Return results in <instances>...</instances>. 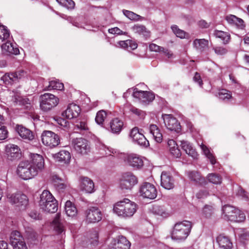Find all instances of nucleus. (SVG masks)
Segmentation results:
<instances>
[{
    "mask_svg": "<svg viewBox=\"0 0 249 249\" xmlns=\"http://www.w3.org/2000/svg\"><path fill=\"white\" fill-rule=\"evenodd\" d=\"M29 158L30 165L38 174L44 168L45 161L43 156L37 153H30Z\"/></svg>",
    "mask_w": 249,
    "mask_h": 249,
    "instance_id": "nucleus-11",
    "label": "nucleus"
},
{
    "mask_svg": "<svg viewBox=\"0 0 249 249\" xmlns=\"http://www.w3.org/2000/svg\"><path fill=\"white\" fill-rule=\"evenodd\" d=\"M213 212V208L211 206H206L203 209V213L206 217H209Z\"/></svg>",
    "mask_w": 249,
    "mask_h": 249,
    "instance_id": "nucleus-59",
    "label": "nucleus"
},
{
    "mask_svg": "<svg viewBox=\"0 0 249 249\" xmlns=\"http://www.w3.org/2000/svg\"><path fill=\"white\" fill-rule=\"evenodd\" d=\"M12 247L13 249H28L26 244L24 241L20 242Z\"/></svg>",
    "mask_w": 249,
    "mask_h": 249,
    "instance_id": "nucleus-62",
    "label": "nucleus"
},
{
    "mask_svg": "<svg viewBox=\"0 0 249 249\" xmlns=\"http://www.w3.org/2000/svg\"><path fill=\"white\" fill-rule=\"evenodd\" d=\"M168 149L172 156L176 158L181 156V152L178 145L173 140H169L167 142Z\"/></svg>",
    "mask_w": 249,
    "mask_h": 249,
    "instance_id": "nucleus-30",
    "label": "nucleus"
},
{
    "mask_svg": "<svg viewBox=\"0 0 249 249\" xmlns=\"http://www.w3.org/2000/svg\"><path fill=\"white\" fill-rule=\"evenodd\" d=\"M81 112L80 107L75 104H69L67 109L62 112V115L68 119H73L78 117Z\"/></svg>",
    "mask_w": 249,
    "mask_h": 249,
    "instance_id": "nucleus-19",
    "label": "nucleus"
},
{
    "mask_svg": "<svg viewBox=\"0 0 249 249\" xmlns=\"http://www.w3.org/2000/svg\"><path fill=\"white\" fill-rule=\"evenodd\" d=\"M7 198L10 203L16 204L17 206L21 209H24L28 204V199L27 196L23 194H12L8 195Z\"/></svg>",
    "mask_w": 249,
    "mask_h": 249,
    "instance_id": "nucleus-17",
    "label": "nucleus"
},
{
    "mask_svg": "<svg viewBox=\"0 0 249 249\" xmlns=\"http://www.w3.org/2000/svg\"><path fill=\"white\" fill-rule=\"evenodd\" d=\"M138 183L137 177L130 172L125 173L121 176L119 180V187L123 191L130 190Z\"/></svg>",
    "mask_w": 249,
    "mask_h": 249,
    "instance_id": "nucleus-6",
    "label": "nucleus"
},
{
    "mask_svg": "<svg viewBox=\"0 0 249 249\" xmlns=\"http://www.w3.org/2000/svg\"><path fill=\"white\" fill-rule=\"evenodd\" d=\"M6 42L1 45V49L3 53L18 54L19 53V50L14 47L10 41L8 39L5 40Z\"/></svg>",
    "mask_w": 249,
    "mask_h": 249,
    "instance_id": "nucleus-29",
    "label": "nucleus"
},
{
    "mask_svg": "<svg viewBox=\"0 0 249 249\" xmlns=\"http://www.w3.org/2000/svg\"><path fill=\"white\" fill-rule=\"evenodd\" d=\"M124 112L130 113L140 118H143L145 116V113L143 111L132 107L128 104H126L124 106Z\"/></svg>",
    "mask_w": 249,
    "mask_h": 249,
    "instance_id": "nucleus-32",
    "label": "nucleus"
},
{
    "mask_svg": "<svg viewBox=\"0 0 249 249\" xmlns=\"http://www.w3.org/2000/svg\"><path fill=\"white\" fill-rule=\"evenodd\" d=\"M59 5L68 10H72L75 7V3L72 0H56Z\"/></svg>",
    "mask_w": 249,
    "mask_h": 249,
    "instance_id": "nucleus-44",
    "label": "nucleus"
},
{
    "mask_svg": "<svg viewBox=\"0 0 249 249\" xmlns=\"http://www.w3.org/2000/svg\"><path fill=\"white\" fill-rule=\"evenodd\" d=\"M10 38V33L6 27L0 24V39L4 41Z\"/></svg>",
    "mask_w": 249,
    "mask_h": 249,
    "instance_id": "nucleus-45",
    "label": "nucleus"
},
{
    "mask_svg": "<svg viewBox=\"0 0 249 249\" xmlns=\"http://www.w3.org/2000/svg\"><path fill=\"white\" fill-rule=\"evenodd\" d=\"M213 36L216 38H220L224 44L228 43L231 39V36L229 33L222 31H214Z\"/></svg>",
    "mask_w": 249,
    "mask_h": 249,
    "instance_id": "nucleus-36",
    "label": "nucleus"
},
{
    "mask_svg": "<svg viewBox=\"0 0 249 249\" xmlns=\"http://www.w3.org/2000/svg\"><path fill=\"white\" fill-rule=\"evenodd\" d=\"M16 131L18 135L23 139L32 141L34 138V136L31 131L21 125L16 126Z\"/></svg>",
    "mask_w": 249,
    "mask_h": 249,
    "instance_id": "nucleus-28",
    "label": "nucleus"
},
{
    "mask_svg": "<svg viewBox=\"0 0 249 249\" xmlns=\"http://www.w3.org/2000/svg\"><path fill=\"white\" fill-rule=\"evenodd\" d=\"M162 118L166 128L170 131L179 133L181 131V126L177 120L172 115L164 114Z\"/></svg>",
    "mask_w": 249,
    "mask_h": 249,
    "instance_id": "nucleus-16",
    "label": "nucleus"
},
{
    "mask_svg": "<svg viewBox=\"0 0 249 249\" xmlns=\"http://www.w3.org/2000/svg\"><path fill=\"white\" fill-rule=\"evenodd\" d=\"M52 158L56 162L68 164L71 160V154L67 150H61L56 153L52 154Z\"/></svg>",
    "mask_w": 249,
    "mask_h": 249,
    "instance_id": "nucleus-21",
    "label": "nucleus"
},
{
    "mask_svg": "<svg viewBox=\"0 0 249 249\" xmlns=\"http://www.w3.org/2000/svg\"><path fill=\"white\" fill-rule=\"evenodd\" d=\"M171 29L175 35L180 38H184L188 36V35L183 30L179 29L176 25H173Z\"/></svg>",
    "mask_w": 249,
    "mask_h": 249,
    "instance_id": "nucleus-49",
    "label": "nucleus"
},
{
    "mask_svg": "<svg viewBox=\"0 0 249 249\" xmlns=\"http://www.w3.org/2000/svg\"><path fill=\"white\" fill-rule=\"evenodd\" d=\"M59 99L53 94L45 93L40 98V107L44 111H48L55 107L59 103Z\"/></svg>",
    "mask_w": 249,
    "mask_h": 249,
    "instance_id": "nucleus-8",
    "label": "nucleus"
},
{
    "mask_svg": "<svg viewBox=\"0 0 249 249\" xmlns=\"http://www.w3.org/2000/svg\"><path fill=\"white\" fill-rule=\"evenodd\" d=\"M40 208L44 212L53 213L57 210V204L55 199L44 203H39Z\"/></svg>",
    "mask_w": 249,
    "mask_h": 249,
    "instance_id": "nucleus-31",
    "label": "nucleus"
},
{
    "mask_svg": "<svg viewBox=\"0 0 249 249\" xmlns=\"http://www.w3.org/2000/svg\"><path fill=\"white\" fill-rule=\"evenodd\" d=\"M161 185L165 189L170 190L174 187V181L168 173L162 172L161 175Z\"/></svg>",
    "mask_w": 249,
    "mask_h": 249,
    "instance_id": "nucleus-24",
    "label": "nucleus"
},
{
    "mask_svg": "<svg viewBox=\"0 0 249 249\" xmlns=\"http://www.w3.org/2000/svg\"><path fill=\"white\" fill-rule=\"evenodd\" d=\"M86 221L89 223H95L100 221L102 218V213L100 210L92 207L86 212Z\"/></svg>",
    "mask_w": 249,
    "mask_h": 249,
    "instance_id": "nucleus-20",
    "label": "nucleus"
},
{
    "mask_svg": "<svg viewBox=\"0 0 249 249\" xmlns=\"http://www.w3.org/2000/svg\"><path fill=\"white\" fill-rule=\"evenodd\" d=\"M119 46L127 50H135L138 47L137 43L131 40H126L125 41H120L118 42Z\"/></svg>",
    "mask_w": 249,
    "mask_h": 249,
    "instance_id": "nucleus-38",
    "label": "nucleus"
},
{
    "mask_svg": "<svg viewBox=\"0 0 249 249\" xmlns=\"http://www.w3.org/2000/svg\"><path fill=\"white\" fill-rule=\"evenodd\" d=\"M200 147L203 154L210 160L211 163L212 164H215L216 160L211 150L203 143L200 145Z\"/></svg>",
    "mask_w": 249,
    "mask_h": 249,
    "instance_id": "nucleus-39",
    "label": "nucleus"
},
{
    "mask_svg": "<svg viewBox=\"0 0 249 249\" xmlns=\"http://www.w3.org/2000/svg\"><path fill=\"white\" fill-rule=\"evenodd\" d=\"M132 30L135 33L142 35L144 36H148L149 33L147 31L144 26L140 25H135L132 27Z\"/></svg>",
    "mask_w": 249,
    "mask_h": 249,
    "instance_id": "nucleus-41",
    "label": "nucleus"
},
{
    "mask_svg": "<svg viewBox=\"0 0 249 249\" xmlns=\"http://www.w3.org/2000/svg\"><path fill=\"white\" fill-rule=\"evenodd\" d=\"M107 117V113L104 110H101L97 112L95 117V122L98 124L101 125L104 124Z\"/></svg>",
    "mask_w": 249,
    "mask_h": 249,
    "instance_id": "nucleus-42",
    "label": "nucleus"
},
{
    "mask_svg": "<svg viewBox=\"0 0 249 249\" xmlns=\"http://www.w3.org/2000/svg\"><path fill=\"white\" fill-rule=\"evenodd\" d=\"M65 210L66 214L69 217H74L77 214V209L74 204L70 201H66Z\"/></svg>",
    "mask_w": 249,
    "mask_h": 249,
    "instance_id": "nucleus-35",
    "label": "nucleus"
},
{
    "mask_svg": "<svg viewBox=\"0 0 249 249\" xmlns=\"http://www.w3.org/2000/svg\"><path fill=\"white\" fill-rule=\"evenodd\" d=\"M55 120L58 124L64 127H67L69 124L68 121L61 118H57L56 119H55Z\"/></svg>",
    "mask_w": 249,
    "mask_h": 249,
    "instance_id": "nucleus-58",
    "label": "nucleus"
},
{
    "mask_svg": "<svg viewBox=\"0 0 249 249\" xmlns=\"http://www.w3.org/2000/svg\"><path fill=\"white\" fill-rule=\"evenodd\" d=\"M23 241H24V239L19 232L13 231L11 232L10 237V243L12 247L20 242Z\"/></svg>",
    "mask_w": 249,
    "mask_h": 249,
    "instance_id": "nucleus-37",
    "label": "nucleus"
},
{
    "mask_svg": "<svg viewBox=\"0 0 249 249\" xmlns=\"http://www.w3.org/2000/svg\"><path fill=\"white\" fill-rule=\"evenodd\" d=\"M216 241L220 249H231L232 248V243L227 236L220 234L216 237Z\"/></svg>",
    "mask_w": 249,
    "mask_h": 249,
    "instance_id": "nucleus-26",
    "label": "nucleus"
},
{
    "mask_svg": "<svg viewBox=\"0 0 249 249\" xmlns=\"http://www.w3.org/2000/svg\"><path fill=\"white\" fill-rule=\"evenodd\" d=\"M110 131L114 134H119L124 127L123 121L118 118H114L109 123Z\"/></svg>",
    "mask_w": 249,
    "mask_h": 249,
    "instance_id": "nucleus-25",
    "label": "nucleus"
},
{
    "mask_svg": "<svg viewBox=\"0 0 249 249\" xmlns=\"http://www.w3.org/2000/svg\"><path fill=\"white\" fill-rule=\"evenodd\" d=\"M131 93H132L134 98H138L144 103L152 102L155 98V95L152 92L141 90L138 88L128 89L126 92L124 93V97L126 98L128 95Z\"/></svg>",
    "mask_w": 249,
    "mask_h": 249,
    "instance_id": "nucleus-7",
    "label": "nucleus"
},
{
    "mask_svg": "<svg viewBox=\"0 0 249 249\" xmlns=\"http://www.w3.org/2000/svg\"><path fill=\"white\" fill-rule=\"evenodd\" d=\"M78 188L81 191L87 194H91L95 191L93 181L87 177L80 178Z\"/></svg>",
    "mask_w": 249,
    "mask_h": 249,
    "instance_id": "nucleus-18",
    "label": "nucleus"
},
{
    "mask_svg": "<svg viewBox=\"0 0 249 249\" xmlns=\"http://www.w3.org/2000/svg\"><path fill=\"white\" fill-rule=\"evenodd\" d=\"M89 238L91 244L96 243L98 238V233L96 231H93L89 235Z\"/></svg>",
    "mask_w": 249,
    "mask_h": 249,
    "instance_id": "nucleus-57",
    "label": "nucleus"
},
{
    "mask_svg": "<svg viewBox=\"0 0 249 249\" xmlns=\"http://www.w3.org/2000/svg\"><path fill=\"white\" fill-rule=\"evenodd\" d=\"M215 53L219 55L225 54L227 53V50L223 47H216L214 48Z\"/></svg>",
    "mask_w": 249,
    "mask_h": 249,
    "instance_id": "nucleus-64",
    "label": "nucleus"
},
{
    "mask_svg": "<svg viewBox=\"0 0 249 249\" xmlns=\"http://www.w3.org/2000/svg\"><path fill=\"white\" fill-rule=\"evenodd\" d=\"M139 193L143 198L153 199L157 197L158 191L154 184L145 182L141 185Z\"/></svg>",
    "mask_w": 249,
    "mask_h": 249,
    "instance_id": "nucleus-9",
    "label": "nucleus"
},
{
    "mask_svg": "<svg viewBox=\"0 0 249 249\" xmlns=\"http://www.w3.org/2000/svg\"><path fill=\"white\" fill-rule=\"evenodd\" d=\"M150 133L152 135L155 141L159 143L162 142V134L159 127L155 124H150L149 127Z\"/></svg>",
    "mask_w": 249,
    "mask_h": 249,
    "instance_id": "nucleus-34",
    "label": "nucleus"
},
{
    "mask_svg": "<svg viewBox=\"0 0 249 249\" xmlns=\"http://www.w3.org/2000/svg\"><path fill=\"white\" fill-rule=\"evenodd\" d=\"M54 185L57 190L62 191L69 187L67 183L62 182L61 180L56 181Z\"/></svg>",
    "mask_w": 249,
    "mask_h": 249,
    "instance_id": "nucleus-54",
    "label": "nucleus"
},
{
    "mask_svg": "<svg viewBox=\"0 0 249 249\" xmlns=\"http://www.w3.org/2000/svg\"><path fill=\"white\" fill-rule=\"evenodd\" d=\"M136 204L128 198L120 200L113 205V212L117 216L122 218H129L136 212Z\"/></svg>",
    "mask_w": 249,
    "mask_h": 249,
    "instance_id": "nucleus-1",
    "label": "nucleus"
},
{
    "mask_svg": "<svg viewBox=\"0 0 249 249\" xmlns=\"http://www.w3.org/2000/svg\"><path fill=\"white\" fill-rule=\"evenodd\" d=\"M225 19L229 24L234 26L238 29L244 30L245 29L246 25L243 20L233 15H227Z\"/></svg>",
    "mask_w": 249,
    "mask_h": 249,
    "instance_id": "nucleus-22",
    "label": "nucleus"
},
{
    "mask_svg": "<svg viewBox=\"0 0 249 249\" xmlns=\"http://www.w3.org/2000/svg\"><path fill=\"white\" fill-rule=\"evenodd\" d=\"M218 95L219 97L222 100L230 99L231 98V92L224 89L219 90Z\"/></svg>",
    "mask_w": 249,
    "mask_h": 249,
    "instance_id": "nucleus-52",
    "label": "nucleus"
},
{
    "mask_svg": "<svg viewBox=\"0 0 249 249\" xmlns=\"http://www.w3.org/2000/svg\"><path fill=\"white\" fill-rule=\"evenodd\" d=\"M149 48L150 51L155 52H162L164 51V48L162 47L157 45L154 43H151L149 45Z\"/></svg>",
    "mask_w": 249,
    "mask_h": 249,
    "instance_id": "nucleus-55",
    "label": "nucleus"
},
{
    "mask_svg": "<svg viewBox=\"0 0 249 249\" xmlns=\"http://www.w3.org/2000/svg\"><path fill=\"white\" fill-rule=\"evenodd\" d=\"M207 179L210 182L214 184H219L221 183V178L215 174H209L207 176Z\"/></svg>",
    "mask_w": 249,
    "mask_h": 249,
    "instance_id": "nucleus-48",
    "label": "nucleus"
},
{
    "mask_svg": "<svg viewBox=\"0 0 249 249\" xmlns=\"http://www.w3.org/2000/svg\"><path fill=\"white\" fill-rule=\"evenodd\" d=\"M74 148L77 152L82 154H85L87 153L89 150V145L86 140L79 138L74 140Z\"/></svg>",
    "mask_w": 249,
    "mask_h": 249,
    "instance_id": "nucleus-23",
    "label": "nucleus"
},
{
    "mask_svg": "<svg viewBox=\"0 0 249 249\" xmlns=\"http://www.w3.org/2000/svg\"><path fill=\"white\" fill-rule=\"evenodd\" d=\"M192 228L191 223L187 220L177 223L173 229L171 237L174 240H183L189 235Z\"/></svg>",
    "mask_w": 249,
    "mask_h": 249,
    "instance_id": "nucleus-2",
    "label": "nucleus"
},
{
    "mask_svg": "<svg viewBox=\"0 0 249 249\" xmlns=\"http://www.w3.org/2000/svg\"><path fill=\"white\" fill-rule=\"evenodd\" d=\"M180 145L187 155L194 159L197 158L198 156L197 153L189 142L184 140L181 141Z\"/></svg>",
    "mask_w": 249,
    "mask_h": 249,
    "instance_id": "nucleus-27",
    "label": "nucleus"
},
{
    "mask_svg": "<svg viewBox=\"0 0 249 249\" xmlns=\"http://www.w3.org/2000/svg\"><path fill=\"white\" fill-rule=\"evenodd\" d=\"M209 195V193L205 189L200 190L196 194V196L198 199L204 198Z\"/></svg>",
    "mask_w": 249,
    "mask_h": 249,
    "instance_id": "nucleus-56",
    "label": "nucleus"
},
{
    "mask_svg": "<svg viewBox=\"0 0 249 249\" xmlns=\"http://www.w3.org/2000/svg\"><path fill=\"white\" fill-rule=\"evenodd\" d=\"M60 214L57 213L51 224V227L57 233L61 234L64 231V228L60 221Z\"/></svg>",
    "mask_w": 249,
    "mask_h": 249,
    "instance_id": "nucleus-33",
    "label": "nucleus"
},
{
    "mask_svg": "<svg viewBox=\"0 0 249 249\" xmlns=\"http://www.w3.org/2000/svg\"><path fill=\"white\" fill-rule=\"evenodd\" d=\"M194 45L196 49L201 50L208 47V41L204 39H196Z\"/></svg>",
    "mask_w": 249,
    "mask_h": 249,
    "instance_id": "nucleus-43",
    "label": "nucleus"
},
{
    "mask_svg": "<svg viewBox=\"0 0 249 249\" xmlns=\"http://www.w3.org/2000/svg\"><path fill=\"white\" fill-rule=\"evenodd\" d=\"M130 247L129 242L123 236L111 239L107 245V249H129Z\"/></svg>",
    "mask_w": 249,
    "mask_h": 249,
    "instance_id": "nucleus-13",
    "label": "nucleus"
},
{
    "mask_svg": "<svg viewBox=\"0 0 249 249\" xmlns=\"http://www.w3.org/2000/svg\"><path fill=\"white\" fill-rule=\"evenodd\" d=\"M121 157L124 158V160L128 165L139 169L143 165V158L136 154H121Z\"/></svg>",
    "mask_w": 249,
    "mask_h": 249,
    "instance_id": "nucleus-10",
    "label": "nucleus"
},
{
    "mask_svg": "<svg viewBox=\"0 0 249 249\" xmlns=\"http://www.w3.org/2000/svg\"><path fill=\"white\" fill-rule=\"evenodd\" d=\"M17 176L23 180H28L34 178L37 174L30 165L28 160L20 161L16 170Z\"/></svg>",
    "mask_w": 249,
    "mask_h": 249,
    "instance_id": "nucleus-4",
    "label": "nucleus"
},
{
    "mask_svg": "<svg viewBox=\"0 0 249 249\" xmlns=\"http://www.w3.org/2000/svg\"><path fill=\"white\" fill-rule=\"evenodd\" d=\"M41 141L44 146L50 149L55 148L60 144L59 136L51 130H44L42 132Z\"/></svg>",
    "mask_w": 249,
    "mask_h": 249,
    "instance_id": "nucleus-5",
    "label": "nucleus"
},
{
    "mask_svg": "<svg viewBox=\"0 0 249 249\" xmlns=\"http://www.w3.org/2000/svg\"><path fill=\"white\" fill-rule=\"evenodd\" d=\"M49 87L50 89H56L59 90H62L64 89L63 84L56 80L51 81L50 82Z\"/></svg>",
    "mask_w": 249,
    "mask_h": 249,
    "instance_id": "nucleus-50",
    "label": "nucleus"
},
{
    "mask_svg": "<svg viewBox=\"0 0 249 249\" xmlns=\"http://www.w3.org/2000/svg\"><path fill=\"white\" fill-rule=\"evenodd\" d=\"M155 212L158 215H160L162 216H166L167 215L166 213L164 212L162 208L156 206L154 208Z\"/></svg>",
    "mask_w": 249,
    "mask_h": 249,
    "instance_id": "nucleus-60",
    "label": "nucleus"
},
{
    "mask_svg": "<svg viewBox=\"0 0 249 249\" xmlns=\"http://www.w3.org/2000/svg\"><path fill=\"white\" fill-rule=\"evenodd\" d=\"M8 135V131L7 128L1 124H0V140H5Z\"/></svg>",
    "mask_w": 249,
    "mask_h": 249,
    "instance_id": "nucleus-53",
    "label": "nucleus"
},
{
    "mask_svg": "<svg viewBox=\"0 0 249 249\" xmlns=\"http://www.w3.org/2000/svg\"><path fill=\"white\" fill-rule=\"evenodd\" d=\"M108 32L110 34L113 35H122L123 34V32L118 27H114L111 29H108Z\"/></svg>",
    "mask_w": 249,
    "mask_h": 249,
    "instance_id": "nucleus-61",
    "label": "nucleus"
},
{
    "mask_svg": "<svg viewBox=\"0 0 249 249\" xmlns=\"http://www.w3.org/2000/svg\"><path fill=\"white\" fill-rule=\"evenodd\" d=\"M77 127L81 130H86L88 129L87 123L85 121H81L77 124Z\"/></svg>",
    "mask_w": 249,
    "mask_h": 249,
    "instance_id": "nucleus-63",
    "label": "nucleus"
},
{
    "mask_svg": "<svg viewBox=\"0 0 249 249\" xmlns=\"http://www.w3.org/2000/svg\"><path fill=\"white\" fill-rule=\"evenodd\" d=\"M5 154L7 160L15 161L21 157V152L19 147L14 144L9 143L5 147Z\"/></svg>",
    "mask_w": 249,
    "mask_h": 249,
    "instance_id": "nucleus-12",
    "label": "nucleus"
},
{
    "mask_svg": "<svg viewBox=\"0 0 249 249\" xmlns=\"http://www.w3.org/2000/svg\"><path fill=\"white\" fill-rule=\"evenodd\" d=\"M26 76L24 71H19L13 73H7L3 75L1 80L7 86L13 85Z\"/></svg>",
    "mask_w": 249,
    "mask_h": 249,
    "instance_id": "nucleus-15",
    "label": "nucleus"
},
{
    "mask_svg": "<svg viewBox=\"0 0 249 249\" xmlns=\"http://www.w3.org/2000/svg\"><path fill=\"white\" fill-rule=\"evenodd\" d=\"M123 13L127 18L131 20L138 21L141 18L140 16L130 11L123 10Z\"/></svg>",
    "mask_w": 249,
    "mask_h": 249,
    "instance_id": "nucleus-47",
    "label": "nucleus"
},
{
    "mask_svg": "<svg viewBox=\"0 0 249 249\" xmlns=\"http://www.w3.org/2000/svg\"><path fill=\"white\" fill-rule=\"evenodd\" d=\"M188 177L189 178L192 180L196 182L201 183V180H204L200 175L196 172H189L188 173Z\"/></svg>",
    "mask_w": 249,
    "mask_h": 249,
    "instance_id": "nucleus-51",
    "label": "nucleus"
},
{
    "mask_svg": "<svg viewBox=\"0 0 249 249\" xmlns=\"http://www.w3.org/2000/svg\"><path fill=\"white\" fill-rule=\"evenodd\" d=\"M222 216L226 220L235 222H242L246 219L245 214L241 210L230 205L223 207Z\"/></svg>",
    "mask_w": 249,
    "mask_h": 249,
    "instance_id": "nucleus-3",
    "label": "nucleus"
},
{
    "mask_svg": "<svg viewBox=\"0 0 249 249\" xmlns=\"http://www.w3.org/2000/svg\"><path fill=\"white\" fill-rule=\"evenodd\" d=\"M130 136L133 142L138 145L147 147L149 145V141L142 133V130L134 127L131 130Z\"/></svg>",
    "mask_w": 249,
    "mask_h": 249,
    "instance_id": "nucleus-14",
    "label": "nucleus"
},
{
    "mask_svg": "<svg viewBox=\"0 0 249 249\" xmlns=\"http://www.w3.org/2000/svg\"><path fill=\"white\" fill-rule=\"evenodd\" d=\"M54 199H55L54 197L49 191L44 190L40 196L39 203H44L47 202H49V201L51 202V201Z\"/></svg>",
    "mask_w": 249,
    "mask_h": 249,
    "instance_id": "nucleus-40",
    "label": "nucleus"
},
{
    "mask_svg": "<svg viewBox=\"0 0 249 249\" xmlns=\"http://www.w3.org/2000/svg\"><path fill=\"white\" fill-rule=\"evenodd\" d=\"M114 150L107 147L106 145L100 144L99 146V152L102 156L111 155V153H114Z\"/></svg>",
    "mask_w": 249,
    "mask_h": 249,
    "instance_id": "nucleus-46",
    "label": "nucleus"
}]
</instances>
